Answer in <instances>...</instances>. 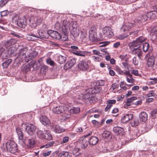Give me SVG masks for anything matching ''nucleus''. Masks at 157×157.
Masks as SVG:
<instances>
[{
    "label": "nucleus",
    "mask_w": 157,
    "mask_h": 157,
    "mask_svg": "<svg viewBox=\"0 0 157 157\" xmlns=\"http://www.w3.org/2000/svg\"><path fill=\"white\" fill-rule=\"evenodd\" d=\"M101 87L97 86L94 88H87L84 90V94L79 95L78 98L85 102L90 101L92 100V94L101 92Z\"/></svg>",
    "instance_id": "obj_1"
},
{
    "label": "nucleus",
    "mask_w": 157,
    "mask_h": 157,
    "mask_svg": "<svg viewBox=\"0 0 157 157\" xmlns=\"http://www.w3.org/2000/svg\"><path fill=\"white\" fill-rule=\"evenodd\" d=\"M72 23V25H74L75 22H71V23L70 24L69 21L66 20H63V21H61L62 33L65 36V39H64V40H67V39H68L67 35L68 33V29H71Z\"/></svg>",
    "instance_id": "obj_2"
},
{
    "label": "nucleus",
    "mask_w": 157,
    "mask_h": 157,
    "mask_svg": "<svg viewBox=\"0 0 157 157\" xmlns=\"http://www.w3.org/2000/svg\"><path fill=\"white\" fill-rule=\"evenodd\" d=\"M6 151L12 154H14L17 151V144L11 140H8L6 143Z\"/></svg>",
    "instance_id": "obj_3"
},
{
    "label": "nucleus",
    "mask_w": 157,
    "mask_h": 157,
    "mask_svg": "<svg viewBox=\"0 0 157 157\" xmlns=\"http://www.w3.org/2000/svg\"><path fill=\"white\" fill-rule=\"evenodd\" d=\"M145 40V39L142 36L139 37L136 41L130 43L128 45L130 48L134 49V48H140V47L141 44Z\"/></svg>",
    "instance_id": "obj_4"
},
{
    "label": "nucleus",
    "mask_w": 157,
    "mask_h": 157,
    "mask_svg": "<svg viewBox=\"0 0 157 157\" xmlns=\"http://www.w3.org/2000/svg\"><path fill=\"white\" fill-rule=\"evenodd\" d=\"M102 33L105 37L110 38L113 37L114 34L113 30L109 26H105L102 29Z\"/></svg>",
    "instance_id": "obj_5"
},
{
    "label": "nucleus",
    "mask_w": 157,
    "mask_h": 157,
    "mask_svg": "<svg viewBox=\"0 0 157 157\" xmlns=\"http://www.w3.org/2000/svg\"><path fill=\"white\" fill-rule=\"evenodd\" d=\"M89 40L92 41H94L96 40L97 38L96 28L94 26H92L90 29L89 32Z\"/></svg>",
    "instance_id": "obj_6"
},
{
    "label": "nucleus",
    "mask_w": 157,
    "mask_h": 157,
    "mask_svg": "<svg viewBox=\"0 0 157 157\" xmlns=\"http://www.w3.org/2000/svg\"><path fill=\"white\" fill-rule=\"evenodd\" d=\"M48 33L53 38L59 40L62 38V36H63V38H65V36H63V34H62V35L60 34L59 33L56 31H54L52 30H50L48 31ZM64 39L63 40H64Z\"/></svg>",
    "instance_id": "obj_7"
},
{
    "label": "nucleus",
    "mask_w": 157,
    "mask_h": 157,
    "mask_svg": "<svg viewBox=\"0 0 157 157\" xmlns=\"http://www.w3.org/2000/svg\"><path fill=\"white\" fill-rule=\"evenodd\" d=\"M145 58H147V65L148 67H152L154 64L155 57L152 54L148 53L145 56Z\"/></svg>",
    "instance_id": "obj_8"
},
{
    "label": "nucleus",
    "mask_w": 157,
    "mask_h": 157,
    "mask_svg": "<svg viewBox=\"0 0 157 157\" xmlns=\"http://www.w3.org/2000/svg\"><path fill=\"white\" fill-rule=\"evenodd\" d=\"M67 108L63 106H56L52 109L53 113L56 114H60L63 113L67 110Z\"/></svg>",
    "instance_id": "obj_9"
},
{
    "label": "nucleus",
    "mask_w": 157,
    "mask_h": 157,
    "mask_svg": "<svg viewBox=\"0 0 157 157\" xmlns=\"http://www.w3.org/2000/svg\"><path fill=\"white\" fill-rule=\"evenodd\" d=\"M31 16L29 19V25L32 28H35L37 26V22L39 18L36 16V15L35 14L34 15H33L32 14H31Z\"/></svg>",
    "instance_id": "obj_10"
},
{
    "label": "nucleus",
    "mask_w": 157,
    "mask_h": 157,
    "mask_svg": "<svg viewBox=\"0 0 157 157\" xmlns=\"http://www.w3.org/2000/svg\"><path fill=\"white\" fill-rule=\"evenodd\" d=\"M40 122L44 125L50 126L51 127L54 126V123H51L50 120L45 116H42L40 118Z\"/></svg>",
    "instance_id": "obj_11"
},
{
    "label": "nucleus",
    "mask_w": 157,
    "mask_h": 157,
    "mask_svg": "<svg viewBox=\"0 0 157 157\" xmlns=\"http://www.w3.org/2000/svg\"><path fill=\"white\" fill-rule=\"evenodd\" d=\"M37 32L38 33L39 36H36L34 34H29L28 35L27 37V39L29 40L33 41L35 39L32 37H34L36 38H41L44 37V32L40 31V30H38Z\"/></svg>",
    "instance_id": "obj_12"
},
{
    "label": "nucleus",
    "mask_w": 157,
    "mask_h": 157,
    "mask_svg": "<svg viewBox=\"0 0 157 157\" xmlns=\"http://www.w3.org/2000/svg\"><path fill=\"white\" fill-rule=\"evenodd\" d=\"M36 145V141L33 138H29L27 140L26 146L29 149H31L34 147Z\"/></svg>",
    "instance_id": "obj_13"
},
{
    "label": "nucleus",
    "mask_w": 157,
    "mask_h": 157,
    "mask_svg": "<svg viewBox=\"0 0 157 157\" xmlns=\"http://www.w3.org/2000/svg\"><path fill=\"white\" fill-rule=\"evenodd\" d=\"M76 22H75V25H72V24H71V27L72 29L71 31V33L74 38L78 37L79 34V29L78 28L76 27Z\"/></svg>",
    "instance_id": "obj_14"
},
{
    "label": "nucleus",
    "mask_w": 157,
    "mask_h": 157,
    "mask_svg": "<svg viewBox=\"0 0 157 157\" xmlns=\"http://www.w3.org/2000/svg\"><path fill=\"white\" fill-rule=\"evenodd\" d=\"M78 68L81 70L85 71L89 67L87 62L84 60L81 61L78 65Z\"/></svg>",
    "instance_id": "obj_15"
},
{
    "label": "nucleus",
    "mask_w": 157,
    "mask_h": 157,
    "mask_svg": "<svg viewBox=\"0 0 157 157\" xmlns=\"http://www.w3.org/2000/svg\"><path fill=\"white\" fill-rule=\"evenodd\" d=\"M130 52L132 54L137 55L140 59H141L143 57V52L140 48H131L130 49Z\"/></svg>",
    "instance_id": "obj_16"
},
{
    "label": "nucleus",
    "mask_w": 157,
    "mask_h": 157,
    "mask_svg": "<svg viewBox=\"0 0 157 157\" xmlns=\"http://www.w3.org/2000/svg\"><path fill=\"white\" fill-rule=\"evenodd\" d=\"M17 25L21 28H24L27 25L26 19L25 17H20L18 21Z\"/></svg>",
    "instance_id": "obj_17"
},
{
    "label": "nucleus",
    "mask_w": 157,
    "mask_h": 157,
    "mask_svg": "<svg viewBox=\"0 0 157 157\" xmlns=\"http://www.w3.org/2000/svg\"><path fill=\"white\" fill-rule=\"evenodd\" d=\"M122 62V64L125 69L128 68V56L127 54L122 55L119 56Z\"/></svg>",
    "instance_id": "obj_18"
},
{
    "label": "nucleus",
    "mask_w": 157,
    "mask_h": 157,
    "mask_svg": "<svg viewBox=\"0 0 157 157\" xmlns=\"http://www.w3.org/2000/svg\"><path fill=\"white\" fill-rule=\"evenodd\" d=\"M75 63V59L74 58L71 59L65 65L64 68L65 69H68L72 67Z\"/></svg>",
    "instance_id": "obj_19"
},
{
    "label": "nucleus",
    "mask_w": 157,
    "mask_h": 157,
    "mask_svg": "<svg viewBox=\"0 0 157 157\" xmlns=\"http://www.w3.org/2000/svg\"><path fill=\"white\" fill-rule=\"evenodd\" d=\"M25 130L29 134L30 132H33L35 131L36 128L33 124H26Z\"/></svg>",
    "instance_id": "obj_20"
},
{
    "label": "nucleus",
    "mask_w": 157,
    "mask_h": 157,
    "mask_svg": "<svg viewBox=\"0 0 157 157\" xmlns=\"http://www.w3.org/2000/svg\"><path fill=\"white\" fill-rule=\"evenodd\" d=\"M72 52L77 56L84 57L86 55L90 54V52L88 51H78L76 50H73L72 51Z\"/></svg>",
    "instance_id": "obj_21"
},
{
    "label": "nucleus",
    "mask_w": 157,
    "mask_h": 157,
    "mask_svg": "<svg viewBox=\"0 0 157 157\" xmlns=\"http://www.w3.org/2000/svg\"><path fill=\"white\" fill-rule=\"evenodd\" d=\"M28 49V48L27 47L20 48L19 50V53H18V56L17 57V58H20L21 57V59H22V58L23 59L25 57V54Z\"/></svg>",
    "instance_id": "obj_22"
},
{
    "label": "nucleus",
    "mask_w": 157,
    "mask_h": 157,
    "mask_svg": "<svg viewBox=\"0 0 157 157\" xmlns=\"http://www.w3.org/2000/svg\"><path fill=\"white\" fill-rule=\"evenodd\" d=\"M147 114L144 112H141L139 115V121L145 122L147 121Z\"/></svg>",
    "instance_id": "obj_23"
},
{
    "label": "nucleus",
    "mask_w": 157,
    "mask_h": 157,
    "mask_svg": "<svg viewBox=\"0 0 157 157\" xmlns=\"http://www.w3.org/2000/svg\"><path fill=\"white\" fill-rule=\"evenodd\" d=\"M114 133L117 135H123L124 133L123 128L119 127H115L113 128Z\"/></svg>",
    "instance_id": "obj_24"
},
{
    "label": "nucleus",
    "mask_w": 157,
    "mask_h": 157,
    "mask_svg": "<svg viewBox=\"0 0 157 157\" xmlns=\"http://www.w3.org/2000/svg\"><path fill=\"white\" fill-rule=\"evenodd\" d=\"M16 43V40L14 39L8 40L5 43V46L7 48H11V46L13 45Z\"/></svg>",
    "instance_id": "obj_25"
},
{
    "label": "nucleus",
    "mask_w": 157,
    "mask_h": 157,
    "mask_svg": "<svg viewBox=\"0 0 157 157\" xmlns=\"http://www.w3.org/2000/svg\"><path fill=\"white\" fill-rule=\"evenodd\" d=\"M54 126L53 127H51L54 131L57 133H60L64 131V129L62 128L59 126L55 124V123H54Z\"/></svg>",
    "instance_id": "obj_26"
},
{
    "label": "nucleus",
    "mask_w": 157,
    "mask_h": 157,
    "mask_svg": "<svg viewBox=\"0 0 157 157\" xmlns=\"http://www.w3.org/2000/svg\"><path fill=\"white\" fill-rule=\"evenodd\" d=\"M98 141V138L96 136H91L89 140V144L94 145L96 144Z\"/></svg>",
    "instance_id": "obj_27"
},
{
    "label": "nucleus",
    "mask_w": 157,
    "mask_h": 157,
    "mask_svg": "<svg viewBox=\"0 0 157 157\" xmlns=\"http://www.w3.org/2000/svg\"><path fill=\"white\" fill-rule=\"evenodd\" d=\"M66 56L65 55V56L59 55L57 56V62L60 64H63L64 63L67 59Z\"/></svg>",
    "instance_id": "obj_28"
},
{
    "label": "nucleus",
    "mask_w": 157,
    "mask_h": 157,
    "mask_svg": "<svg viewBox=\"0 0 157 157\" xmlns=\"http://www.w3.org/2000/svg\"><path fill=\"white\" fill-rule=\"evenodd\" d=\"M148 18L151 19H155L157 18V10H154L149 12L147 14Z\"/></svg>",
    "instance_id": "obj_29"
},
{
    "label": "nucleus",
    "mask_w": 157,
    "mask_h": 157,
    "mask_svg": "<svg viewBox=\"0 0 157 157\" xmlns=\"http://www.w3.org/2000/svg\"><path fill=\"white\" fill-rule=\"evenodd\" d=\"M44 139L50 140L52 139V135L50 133V132L47 130L44 131Z\"/></svg>",
    "instance_id": "obj_30"
},
{
    "label": "nucleus",
    "mask_w": 157,
    "mask_h": 157,
    "mask_svg": "<svg viewBox=\"0 0 157 157\" xmlns=\"http://www.w3.org/2000/svg\"><path fill=\"white\" fill-rule=\"evenodd\" d=\"M80 111V109L78 107H74L71 109L69 110V113L71 114H76L78 113Z\"/></svg>",
    "instance_id": "obj_31"
},
{
    "label": "nucleus",
    "mask_w": 157,
    "mask_h": 157,
    "mask_svg": "<svg viewBox=\"0 0 157 157\" xmlns=\"http://www.w3.org/2000/svg\"><path fill=\"white\" fill-rule=\"evenodd\" d=\"M148 18V16L144 14L141 16H139L136 19V21L139 23L145 21Z\"/></svg>",
    "instance_id": "obj_32"
},
{
    "label": "nucleus",
    "mask_w": 157,
    "mask_h": 157,
    "mask_svg": "<svg viewBox=\"0 0 157 157\" xmlns=\"http://www.w3.org/2000/svg\"><path fill=\"white\" fill-rule=\"evenodd\" d=\"M38 55V52L36 51H33L28 55V57H26L25 60L28 61L34 58Z\"/></svg>",
    "instance_id": "obj_33"
},
{
    "label": "nucleus",
    "mask_w": 157,
    "mask_h": 157,
    "mask_svg": "<svg viewBox=\"0 0 157 157\" xmlns=\"http://www.w3.org/2000/svg\"><path fill=\"white\" fill-rule=\"evenodd\" d=\"M16 132L19 139L21 140H23L24 138V135L21 129L19 128H17L16 129Z\"/></svg>",
    "instance_id": "obj_34"
},
{
    "label": "nucleus",
    "mask_w": 157,
    "mask_h": 157,
    "mask_svg": "<svg viewBox=\"0 0 157 157\" xmlns=\"http://www.w3.org/2000/svg\"><path fill=\"white\" fill-rule=\"evenodd\" d=\"M10 50L8 51L7 52L8 53L4 52L5 51L4 48H0V56H2V57L3 59L5 58V57H7L8 56V53H9Z\"/></svg>",
    "instance_id": "obj_35"
},
{
    "label": "nucleus",
    "mask_w": 157,
    "mask_h": 157,
    "mask_svg": "<svg viewBox=\"0 0 157 157\" xmlns=\"http://www.w3.org/2000/svg\"><path fill=\"white\" fill-rule=\"evenodd\" d=\"M18 14H14V15L12 17V22L15 24H17L18 21L20 19Z\"/></svg>",
    "instance_id": "obj_36"
},
{
    "label": "nucleus",
    "mask_w": 157,
    "mask_h": 157,
    "mask_svg": "<svg viewBox=\"0 0 157 157\" xmlns=\"http://www.w3.org/2000/svg\"><path fill=\"white\" fill-rule=\"evenodd\" d=\"M58 157H71V156L68 152L63 151L59 154Z\"/></svg>",
    "instance_id": "obj_37"
},
{
    "label": "nucleus",
    "mask_w": 157,
    "mask_h": 157,
    "mask_svg": "<svg viewBox=\"0 0 157 157\" xmlns=\"http://www.w3.org/2000/svg\"><path fill=\"white\" fill-rule=\"evenodd\" d=\"M139 123V121L137 119H135L134 120H131L129 122V125L132 127H134L137 126Z\"/></svg>",
    "instance_id": "obj_38"
},
{
    "label": "nucleus",
    "mask_w": 157,
    "mask_h": 157,
    "mask_svg": "<svg viewBox=\"0 0 157 157\" xmlns=\"http://www.w3.org/2000/svg\"><path fill=\"white\" fill-rule=\"evenodd\" d=\"M157 34V26L154 27L151 30V35L152 36V38L155 39L156 38V35Z\"/></svg>",
    "instance_id": "obj_39"
},
{
    "label": "nucleus",
    "mask_w": 157,
    "mask_h": 157,
    "mask_svg": "<svg viewBox=\"0 0 157 157\" xmlns=\"http://www.w3.org/2000/svg\"><path fill=\"white\" fill-rule=\"evenodd\" d=\"M55 144L54 141L49 142L45 145H43L41 146L40 148H47L50 147L52 146Z\"/></svg>",
    "instance_id": "obj_40"
},
{
    "label": "nucleus",
    "mask_w": 157,
    "mask_h": 157,
    "mask_svg": "<svg viewBox=\"0 0 157 157\" xmlns=\"http://www.w3.org/2000/svg\"><path fill=\"white\" fill-rule=\"evenodd\" d=\"M143 49L144 52H146L148 50L150 45L147 43H144L143 44Z\"/></svg>",
    "instance_id": "obj_41"
},
{
    "label": "nucleus",
    "mask_w": 157,
    "mask_h": 157,
    "mask_svg": "<svg viewBox=\"0 0 157 157\" xmlns=\"http://www.w3.org/2000/svg\"><path fill=\"white\" fill-rule=\"evenodd\" d=\"M48 69V67L46 66L43 65L41 68L40 72L42 74H45Z\"/></svg>",
    "instance_id": "obj_42"
},
{
    "label": "nucleus",
    "mask_w": 157,
    "mask_h": 157,
    "mask_svg": "<svg viewBox=\"0 0 157 157\" xmlns=\"http://www.w3.org/2000/svg\"><path fill=\"white\" fill-rule=\"evenodd\" d=\"M44 133L42 131L39 130L37 132V136L41 139H43L44 138Z\"/></svg>",
    "instance_id": "obj_43"
},
{
    "label": "nucleus",
    "mask_w": 157,
    "mask_h": 157,
    "mask_svg": "<svg viewBox=\"0 0 157 157\" xmlns=\"http://www.w3.org/2000/svg\"><path fill=\"white\" fill-rule=\"evenodd\" d=\"M151 117L152 118L155 119L157 117V109L153 110L151 113Z\"/></svg>",
    "instance_id": "obj_44"
},
{
    "label": "nucleus",
    "mask_w": 157,
    "mask_h": 157,
    "mask_svg": "<svg viewBox=\"0 0 157 157\" xmlns=\"http://www.w3.org/2000/svg\"><path fill=\"white\" fill-rule=\"evenodd\" d=\"M12 61L11 59H8L2 63V66L4 67H6L11 63Z\"/></svg>",
    "instance_id": "obj_45"
},
{
    "label": "nucleus",
    "mask_w": 157,
    "mask_h": 157,
    "mask_svg": "<svg viewBox=\"0 0 157 157\" xmlns=\"http://www.w3.org/2000/svg\"><path fill=\"white\" fill-rule=\"evenodd\" d=\"M80 143L81 145V147L82 148H86L88 145L87 142L85 139H84L80 141Z\"/></svg>",
    "instance_id": "obj_46"
},
{
    "label": "nucleus",
    "mask_w": 157,
    "mask_h": 157,
    "mask_svg": "<svg viewBox=\"0 0 157 157\" xmlns=\"http://www.w3.org/2000/svg\"><path fill=\"white\" fill-rule=\"evenodd\" d=\"M116 71L118 72L120 74H125L126 75H128V71H125V72L121 70L119 67H117L116 69Z\"/></svg>",
    "instance_id": "obj_47"
},
{
    "label": "nucleus",
    "mask_w": 157,
    "mask_h": 157,
    "mask_svg": "<svg viewBox=\"0 0 157 157\" xmlns=\"http://www.w3.org/2000/svg\"><path fill=\"white\" fill-rule=\"evenodd\" d=\"M128 82L133 83L134 82V79L132 78V75L130 73V71L128 70Z\"/></svg>",
    "instance_id": "obj_48"
},
{
    "label": "nucleus",
    "mask_w": 157,
    "mask_h": 157,
    "mask_svg": "<svg viewBox=\"0 0 157 157\" xmlns=\"http://www.w3.org/2000/svg\"><path fill=\"white\" fill-rule=\"evenodd\" d=\"M93 54L98 55L102 57H103L104 56V54L100 53L98 51L96 50H93Z\"/></svg>",
    "instance_id": "obj_49"
},
{
    "label": "nucleus",
    "mask_w": 157,
    "mask_h": 157,
    "mask_svg": "<svg viewBox=\"0 0 157 157\" xmlns=\"http://www.w3.org/2000/svg\"><path fill=\"white\" fill-rule=\"evenodd\" d=\"M127 117H128V114L124 115L122 117L121 119V122L122 123H126L128 122Z\"/></svg>",
    "instance_id": "obj_50"
},
{
    "label": "nucleus",
    "mask_w": 157,
    "mask_h": 157,
    "mask_svg": "<svg viewBox=\"0 0 157 157\" xmlns=\"http://www.w3.org/2000/svg\"><path fill=\"white\" fill-rule=\"evenodd\" d=\"M9 13L8 10H6L1 12L0 14L1 17H6L7 16Z\"/></svg>",
    "instance_id": "obj_51"
},
{
    "label": "nucleus",
    "mask_w": 157,
    "mask_h": 157,
    "mask_svg": "<svg viewBox=\"0 0 157 157\" xmlns=\"http://www.w3.org/2000/svg\"><path fill=\"white\" fill-rule=\"evenodd\" d=\"M8 2V0H1L0 1V7H2Z\"/></svg>",
    "instance_id": "obj_52"
},
{
    "label": "nucleus",
    "mask_w": 157,
    "mask_h": 157,
    "mask_svg": "<svg viewBox=\"0 0 157 157\" xmlns=\"http://www.w3.org/2000/svg\"><path fill=\"white\" fill-rule=\"evenodd\" d=\"M55 28L56 29L58 30L62 29V25L59 22H57L55 25Z\"/></svg>",
    "instance_id": "obj_53"
},
{
    "label": "nucleus",
    "mask_w": 157,
    "mask_h": 157,
    "mask_svg": "<svg viewBox=\"0 0 157 157\" xmlns=\"http://www.w3.org/2000/svg\"><path fill=\"white\" fill-rule=\"evenodd\" d=\"M69 141V137L67 136H65L64 137L62 141L61 142L60 144H62L64 143L67 142Z\"/></svg>",
    "instance_id": "obj_54"
},
{
    "label": "nucleus",
    "mask_w": 157,
    "mask_h": 157,
    "mask_svg": "<svg viewBox=\"0 0 157 157\" xmlns=\"http://www.w3.org/2000/svg\"><path fill=\"white\" fill-rule=\"evenodd\" d=\"M137 99L136 97H133L131 98H128V106H129L131 104H130L133 101Z\"/></svg>",
    "instance_id": "obj_55"
},
{
    "label": "nucleus",
    "mask_w": 157,
    "mask_h": 157,
    "mask_svg": "<svg viewBox=\"0 0 157 157\" xmlns=\"http://www.w3.org/2000/svg\"><path fill=\"white\" fill-rule=\"evenodd\" d=\"M47 63L48 64H49L51 66L53 65L54 64V62L51 59H48L46 60Z\"/></svg>",
    "instance_id": "obj_56"
},
{
    "label": "nucleus",
    "mask_w": 157,
    "mask_h": 157,
    "mask_svg": "<svg viewBox=\"0 0 157 157\" xmlns=\"http://www.w3.org/2000/svg\"><path fill=\"white\" fill-rule=\"evenodd\" d=\"M128 29V26L126 25H124L121 28V31L124 32Z\"/></svg>",
    "instance_id": "obj_57"
},
{
    "label": "nucleus",
    "mask_w": 157,
    "mask_h": 157,
    "mask_svg": "<svg viewBox=\"0 0 157 157\" xmlns=\"http://www.w3.org/2000/svg\"><path fill=\"white\" fill-rule=\"evenodd\" d=\"M128 36V35L126 34H122L118 36V38L121 40H123Z\"/></svg>",
    "instance_id": "obj_58"
},
{
    "label": "nucleus",
    "mask_w": 157,
    "mask_h": 157,
    "mask_svg": "<svg viewBox=\"0 0 157 157\" xmlns=\"http://www.w3.org/2000/svg\"><path fill=\"white\" fill-rule=\"evenodd\" d=\"M126 84L123 82H121L120 85V86L121 88H122L124 90H127V87L126 86Z\"/></svg>",
    "instance_id": "obj_59"
},
{
    "label": "nucleus",
    "mask_w": 157,
    "mask_h": 157,
    "mask_svg": "<svg viewBox=\"0 0 157 157\" xmlns=\"http://www.w3.org/2000/svg\"><path fill=\"white\" fill-rule=\"evenodd\" d=\"M51 153V151H49L46 152H44L43 153V155L44 157H46L49 156Z\"/></svg>",
    "instance_id": "obj_60"
},
{
    "label": "nucleus",
    "mask_w": 157,
    "mask_h": 157,
    "mask_svg": "<svg viewBox=\"0 0 157 157\" xmlns=\"http://www.w3.org/2000/svg\"><path fill=\"white\" fill-rule=\"evenodd\" d=\"M155 94L154 93L153 91L151 90L150 92V93L146 94V96L147 97H150L154 96Z\"/></svg>",
    "instance_id": "obj_61"
},
{
    "label": "nucleus",
    "mask_w": 157,
    "mask_h": 157,
    "mask_svg": "<svg viewBox=\"0 0 157 157\" xmlns=\"http://www.w3.org/2000/svg\"><path fill=\"white\" fill-rule=\"evenodd\" d=\"M112 105L111 104H108L105 109V111L108 112L109 111Z\"/></svg>",
    "instance_id": "obj_62"
},
{
    "label": "nucleus",
    "mask_w": 157,
    "mask_h": 157,
    "mask_svg": "<svg viewBox=\"0 0 157 157\" xmlns=\"http://www.w3.org/2000/svg\"><path fill=\"white\" fill-rule=\"evenodd\" d=\"M98 85L101 86L104 85L105 83V81L104 80H99L98 81Z\"/></svg>",
    "instance_id": "obj_63"
},
{
    "label": "nucleus",
    "mask_w": 157,
    "mask_h": 157,
    "mask_svg": "<svg viewBox=\"0 0 157 157\" xmlns=\"http://www.w3.org/2000/svg\"><path fill=\"white\" fill-rule=\"evenodd\" d=\"M150 79L151 80H152L153 81L151 82V83L154 84V83H157V78H150Z\"/></svg>",
    "instance_id": "obj_64"
}]
</instances>
